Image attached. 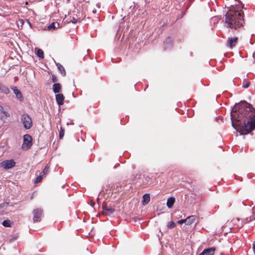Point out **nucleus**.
Masks as SVG:
<instances>
[{"mask_svg": "<svg viewBox=\"0 0 255 255\" xmlns=\"http://www.w3.org/2000/svg\"><path fill=\"white\" fill-rule=\"evenodd\" d=\"M231 117L232 126L241 135L247 134L255 129V109L246 101L235 105Z\"/></svg>", "mask_w": 255, "mask_h": 255, "instance_id": "1", "label": "nucleus"}, {"mask_svg": "<svg viewBox=\"0 0 255 255\" xmlns=\"http://www.w3.org/2000/svg\"><path fill=\"white\" fill-rule=\"evenodd\" d=\"M225 16V24L230 28L237 29L243 25L244 12L242 10L230 9Z\"/></svg>", "mask_w": 255, "mask_h": 255, "instance_id": "2", "label": "nucleus"}, {"mask_svg": "<svg viewBox=\"0 0 255 255\" xmlns=\"http://www.w3.org/2000/svg\"><path fill=\"white\" fill-rule=\"evenodd\" d=\"M20 120L25 129H29L32 127V119L27 114L24 113L21 115Z\"/></svg>", "mask_w": 255, "mask_h": 255, "instance_id": "3", "label": "nucleus"}, {"mask_svg": "<svg viewBox=\"0 0 255 255\" xmlns=\"http://www.w3.org/2000/svg\"><path fill=\"white\" fill-rule=\"evenodd\" d=\"M32 138L31 135L26 134L23 136V142L22 145V148L24 150H27L30 148L32 145Z\"/></svg>", "mask_w": 255, "mask_h": 255, "instance_id": "4", "label": "nucleus"}, {"mask_svg": "<svg viewBox=\"0 0 255 255\" xmlns=\"http://www.w3.org/2000/svg\"><path fill=\"white\" fill-rule=\"evenodd\" d=\"M15 162L13 159L5 160L0 163V167L5 169L11 168L15 166Z\"/></svg>", "mask_w": 255, "mask_h": 255, "instance_id": "5", "label": "nucleus"}, {"mask_svg": "<svg viewBox=\"0 0 255 255\" xmlns=\"http://www.w3.org/2000/svg\"><path fill=\"white\" fill-rule=\"evenodd\" d=\"M33 214L34 215L33 222H40L41 221V218L43 215V210L40 208L34 209L33 211Z\"/></svg>", "mask_w": 255, "mask_h": 255, "instance_id": "6", "label": "nucleus"}, {"mask_svg": "<svg viewBox=\"0 0 255 255\" xmlns=\"http://www.w3.org/2000/svg\"><path fill=\"white\" fill-rule=\"evenodd\" d=\"M238 40V38L237 37H229L227 40V46L232 49L236 46Z\"/></svg>", "mask_w": 255, "mask_h": 255, "instance_id": "7", "label": "nucleus"}, {"mask_svg": "<svg viewBox=\"0 0 255 255\" xmlns=\"http://www.w3.org/2000/svg\"><path fill=\"white\" fill-rule=\"evenodd\" d=\"M114 212V209L112 207H108L103 205L102 214L106 216H110Z\"/></svg>", "mask_w": 255, "mask_h": 255, "instance_id": "8", "label": "nucleus"}, {"mask_svg": "<svg viewBox=\"0 0 255 255\" xmlns=\"http://www.w3.org/2000/svg\"><path fill=\"white\" fill-rule=\"evenodd\" d=\"M216 249L215 247H211L204 249L199 255H213Z\"/></svg>", "mask_w": 255, "mask_h": 255, "instance_id": "9", "label": "nucleus"}, {"mask_svg": "<svg viewBox=\"0 0 255 255\" xmlns=\"http://www.w3.org/2000/svg\"><path fill=\"white\" fill-rule=\"evenodd\" d=\"M173 45V40L170 37H167L164 42V50L171 48Z\"/></svg>", "mask_w": 255, "mask_h": 255, "instance_id": "10", "label": "nucleus"}, {"mask_svg": "<svg viewBox=\"0 0 255 255\" xmlns=\"http://www.w3.org/2000/svg\"><path fill=\"white\" fill-rule=\"evenodd\" d=\"M64 97L62 94L58 93L56 95V101L59 106L64 104Z\"/></svg>", "mask_w": 255, "mask_h": 255, "instance_id": "11", "label": "nucleus"}, {"mask_svg": "<svg viewBox=\"0 0 255 255\" xmlns=\"http://www.w3.org/2000/svg\"><path fill=\"white\" fill-rule=\"evenodd\" d=\"M11 88L13 90L17 98L20 99V100L23 99V96L21 92L16 87L12 86L11 87Z\"/></svg>", "mask_w": 255, "mask_h": 255, "instance_id": "12", "label": "nucleus"}, {"mask_svg": "<svg viewBox=\"0 0 255 255\" xmlns=\"http://www.w3.org/2000/svg\"><path fill=\"white\" fill-rule=\"evenodd\" d=\"M0 92L8 94L9 93L10 90L7 87L0 83Z\"/></svg>", "mask_w": 255, "mask_h": 255, "instance_id": "13", "label": "nucleus"}, {"mask_svg": "<svg viewBox=\"0 0 255 255\" xmlns=\"http://www.w3.org/2000/svg\"><path fill=\"white\" fill-rule=\"evenodd\" d=\"M196 219V217L194 215H192L188 217L186 219V224L190 225L193 223Z\"/></svg>", "mask_w": 255, "mask_h": 255, "instance_id": "14", "label": "nucleus"}, {"mask_svg": "<svg viewBox=\"0 0 255 255\" xmlns=\"http://www.w3.org/2000/svg\"><path fill=\"white\" fill-rule=\"evenodd\" d=\"M61 89V85L60 83H55L53 85V91L54 93H59Z\"/></svg>", "mask_w": 255, "mask_h": 255, "instance_id": "15", "label": "nucleus"}, {"mask_svg": "<svg viewBox=\"0 0 255 255\" xmlns=\"http://www.w3.org/2000/svg\"><path fill=\"white\" fill-rule=\"evenodd\" d=\"M175 199L174 197H169L167 201V206L169 208H171L172 207L174 203H175Z\"/></svg>", "mask_w": 255, "mask_h": 255, "instance_id": "16", "label": "nucleus"}, {"mask_svg": "<svg viewBox=\"0 0 255 255\" xmlns=\"http://www.w3.org/2000/svg\"><path fill=\"white\" fill-rule=\"evenodd\" d=\"M150 201V196L149 194H145L142 196V203L143 205H146Z\"/></svg>", "mask_w": 255, "mask_h": 255, "instance_id": "17", "label": "nucleus"}, {"mask_svg": "<svg viewBox=\"0 0 255 255\" xmlns=\"http://www.w3.org/2000/svg\"><path fill=\"white\" fill-rule=\"evenodd\" d=\"M59 26V24L58 22H52L47 27L48 30H53Z\"/></svg>", "mask_w": 255, "mask_h": 255, "instance_id": "18", "label": "nucleus"}, {"mask_svg": "<svg viewBox=\"0 0 255 255\" xmlns=\"http://www.w3.org/2000/svg\"><path fill=\"white\" fill-rule=\"evenodd\" d=\"M56 65L58 67L59 71L60 72L61 74L64 76H65L66 75V71L65 70L64 67L59 63H57Z\"/></svg>", "mask_w": 255, "mask_h": 255, "instance_id": "19", "label": "nucleus"}, {"mask_svg": "<svg viewBox=\"0 0 255 255\" xmlns=\"http://www.w3.org/2000/svg\"><path fill=\"white\" fill-rule=\"evenodd\" d=\"M2 225L5 227H10L11 221L9 220H4L2 223Z\"/></svg>", "mask_w": 255, "mask_h": 255, "instance_id": "20", "label": "nucleus"}, {"mask_svg": "<svg viewBox=\"0 0 255 255\" xmlns=\"http://www.w3.org/2000/svg\"><path fill=\"white\" fill-rule=\"evenodd\" d=\"M37 55L40 58H44V52L42 50L38 49L36 52Z\"/></svg>", "mask_w": 255, "mask_h": 255, "instance_id": "21", "label": "nucleus"}, {"mask_svg": "<svg viewBox=\"0 0 255 255\" xmlns=\"http://www.w3.org/2000/svg\"><path fill=\"white\" fill-rule=\"evenodd\" d=\"M175 227V224L173 221H170L167 224V227L169 229H172Z\"/></svg>", "mask_w": 255, "mask_h": 255, "instance_id": "22", "label": "nucleus"}, {"mask_svg": "<svg viewBox=\"0 0 255 255\" xmlns=\"http://www.w3.org/2000/svg\"><path fill=\"white\" fill-rule=\"evenodd\" d=\"M64 135V129L62 128H60V130H59V138L62 139Z\"/></svg>", "mask_w": 255, "mask_h": 255, "instance_id": "23", "label": "nucleus"}, {"mask_svg": "<svg viewBox=\"0 0 255 255\" xmlns=\"http://www.w3.org/2000/svg\"><path fill=\"white\" fill-rule=\"evenodd\" d=\"M42 176H43L42 175H39V176H37L36 177V178L35 179L34 183H37L40 182L42 179Z\"/></svg>", "mask_w": 255, "mask_h": 255, "instance_id": "24", "label": "nucleus"}, {"mask_svg": "<svg viewBox=\"0 0 255 255\" xmlns=\"http://www.w3.org/2000/svg\"><path fill=\"white\" fill-rule=\"evenodd\" d=\"M49 172V166L46 165L43 170V173L44 175L47 174Z\"/></svg>", "mask_w": 255, "mask_h": 255, "instance_id": "25", "label": "nucleus"}, {"mask_svg": "<svg viewBox=\"0 0 255 255\" xmlns=\"http://www.w3.org/2000/svg\"><path fill=\"white\" fill-rule=\"evenodd\" d=\"M8 205V203H3L0 204V208L5 209Z\"/></svg>", "mask_w": 255, "mask_h": 255, "instance_id": "26", "label": "nucleus"}, {"mask_svg": "<svg viewBox=\"0 0 255 255\" xmlns=\"http://www.w3.org/2000/svg\"><path fill=\"white\" fill-rule=\"evenodd\" d=\"M52 81L53 82H56L57 81V78L55 75H53L52 76Z\"/></svg>", "mask_w": 255, "mask_h": 255, "instance_id": "27", "label": "nucleus"}, {"mask_svg": "<svg viewBox=\"0 0 255 255\" xmlns=\"http://www.w3.org/2000/svg\"><path fill=\"white\" fill-rule=\"evenodd\" d=\"M177 223L179 224H182L183 223H186V219H182V220H179Z\"/></svg>", "mask_w": 255, "mask_h": 255, "instance_id": "28", "label": "nucleus"}, {"mask_svg": "<svg viewBox=\"0 0 255 255\" xmlns=\"http://www.w3.org/2000/svg\"><path fill=\"white\" fill-rule=\"evenodd\" d=\"M6 112L4 111L3 108L0 105V113L4 114Z\"/></svg>", "mask_w": 255, "mask_h": 255, "instance_id": "29", "label": "nucleus"}, {"mask_svg": "<svg viewBox=\"0 0 255 255\" xmlns=\"http://www.w3.org/2000/svg\"><path fill=\"white\" fill-rule=\"evenodd\" d=\"M71 21L73 23H75L77 22V20L74 17H73L72 19H71Z\"/></svg>", "mask_w": 255, "mask_h": 255, "instance_id": "30", "label": "nucleus"}, {"mask_svg": "<svg viewBox=\"0 0 255 255\" xmlns=\"http://www.w3.org/2000/svg\"><path fill=\"white\" fill-rule=\"evenodd\" d=\"M255 219V218L254 216L250 217V220H248V219H247V222H250V221H253V220H254Z\"/></svg>", "mask_w": 255, "mask_h": 255, "instance_id": "31", "label": "nucleus"}, {"mask_svg": "<svg viewBox=\"0 0 255 255\" xmlns=\"http://www.w3.org/2000/svg\"><path fill=\"white\" fill-rule=\"evenodd\" d=\"M250 86V83H247L246 85H243L244 88H248Z\"/></svg>", "mask_w": 255, "mask_h": 255, "instance_id": "32", "label": "nucleus"}, {"mask_svg": "<svg viewBox=\"0 0 255 255\" xmlns=\"http://www.w3.org/2000/svg\"><path fill=\"white\" fill-rule=\"evenodd\" d=\"M95 204V203L93 201H91V206L92 207H94Z\"/></svg>", "mask_w": 255, "mask_h": 255, "instance_id": "33", "label": "nucleus"}, {"mask_svg": "<svg viewBox=\"0 0 255 255\" xmlns=\"http://www.w3.org/2000/svg\"><path fill=\"white\" fill-rule=\"evenodd\" d=\"M97 12V10L95 8H94L93 10V13H96Z\"/></svg>", "mask_w": 255, "mask_h": 255, "instance_id": "34", "label": "nucleus"}, {"mask_svg": "<svg viewBox=\"0 0 255 255\" xmlns=\"http://www.w3.org/2000/svg\"><path fill=\"white\" fill-rule=\"evenodd\" d=\"M253 249L254 250V252H255V242L253 245Z\"/></svg>", "mask_w": 255, "mask_h": 255, "instance_id": "35", "label": "nucleus"}, {"mask_svg": "<svg viewBox=\"0 0 255 255\" xmlns=\"http://www.w3.org/2000/svg\"><path fill=\"white\" fill-rule=\"evenodd\" d=\"M3 114L5 115V116H6V117H8L9 116V115H8V113L6 112V113H5Z\"/></svg>", "mask_w": 255, "mask_h": 255, "instance_id": "36", "label": "nucleus"}, {"mask_svg": "<svg viewBox=\"0 0 255 255\" xmlns=\"http://www.w3.org/2000/svg\"><path fill=\"white\" fill-rule=\"evenodd\" d=\"M190 1H193L194 0H189Z\"/></svg>", "mask_w": 255, "mask_h": 255, "instance_id": "37", "label": "nucleus"}, {"mask_svg": "<svg viewBox=\"0 0 255 255\" xmlns=\"http://www.w3.org/2000/svg\"><path fill=\"white\" fill-rule=\"evenodd\" d=\"M28 22L29 23V25L31 26V24L29 22V21H28Z\"/></svg>", "mask_w": 255, "mask_h": 255, "instance_id": "38", "label": "nucleus"}]
</instances>
